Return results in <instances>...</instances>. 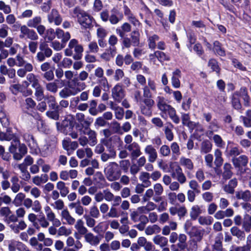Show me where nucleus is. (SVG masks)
<instances>
[{"mask_svg": "<svg viewBox=\"0 0 251 251\" xmlns=\"http://www.w3.org/2000/svg\"><path fill=\"white\" fill-rule=\"evenodd\" d=\"M242 227L247 232H249L251 230V219L250 216H248L244 219Z\"/></svg>", "mask_w": 251, "mask_h": 251, "instance_id": "57", "label": "nucleus"}, {"mask_svg": "<svg viewBox=\"0 0 251 251\" xmlns=\"http://www.w3.org/2000/svg\"><path fill=\"white\" fill-rule=\"evenodd\" d=\"M10 183L11 191L14 193L18 192L20 190L21 185L18 176L16 175L12 176L10 178Z\"/></svg>", "mask_w": 251, "mask_h": 251, "instance_id": "23", "label": "nucleus"}, {"mask_svg": "<svg viewBox=\"0 0 251 251\" xmlns=\"http://www.w3.org/2000/svg\"><path fill=\"white\" fill-rule=\"evenodd\" d=\"M214 50L218 55L224 56L226 53L225 50L221 47V45L219 42L216 41L214 42Z\"/></svg>", "mask_w": 251, "mask_h": 251, "instance_id": "56", "label": "nucleus"}, {"mask_svg": "<svg viewBox=\"0 0 251 251\" xmlns=\"http://www.w3.org/2000/svg\"><path fill=\"white\" fill-rule=\"evenodd\" d=\"M231 234L236 237L240 240H243L245 238V233L237 226H233L230 228Z\"/></svg>", "mask_w": 251, "mask_h": 251, "instance_id": "36", "label": "nucleus"}, {"mask_svg": "<svg viewBox=\"0 0 251 251\" xmlns=\"http://www.w3.org/2000/svg\"><path fill=\"white\" fill-rule=\"evenodd\" d=\"M201 213V210L200 207L198 205H196L192 207L190 214L191 218L195 220Z\"/></svg>", "mask_w": 251, "mask_h": 251, "instance_id": "60", "label": "nucleus"}, {"mask_svg": "<svg viewBox=\"0 0 251 251\" xmlns=\"http://www.w3.org/2000/svg\"><path fill=\"white\" fill-rule=\"evenodd\" d=\"M48 20L50 23H54L56 25H59L62 22V19L58 11L52 9L48 16Z\"/></svg>", "mask_w": 251, "mask_h": 251, "instance_id": "12", "label": "nucleus"}, {"mask_svg": "<svg viewBox=\"0 0 251 251\" xmlns=\"http://www.w3.org/2000/svg\"><path fill=\"white\" fill-rule=\"evenodd\" d=\"M160 227L157 225H153L148 226L145 229V233L148 235L157 234L161 231Z\"/></svg>", "mask_w": 251, "mask_h": 251, "instance_id": "40", "label": "nucleus"}, {"mask_svg": "<svg viewBox=\"0 0 251 251\" xmlns=\"http://www.w3.org/2000/svg\"><path fill=\"white\" fill-rule=\"evenodd\" d=\"M125 148L130 152L132 160L136 159L142 154L140 146L135 142H133L129 145H126Z\"/></svg>", "mask_w": 251, "mask_h": 251, "instance_id": "9", "label": "nucleus"}, {"mask_svg": "<svg viewBox=\"0 0 251 251\" xmlns=\"http://www.w3.org/2000/svg\"><path fill=\"white\" fill-rule=\"evenodd\" d=\"M153 243L159 246L161 248L167 246L168 244V239L161 235H156L152 239Z\"/></svg>", "mask_w": 251, "mask_h": 251, "instance_id": "24", "label": "nucleus"}, {"mask_svg": "<svg viewBox=\"0 0 251 251\" xmlns=\"http://www.w3.org/2000/svg\"><path fill=\"white\" fill-rule=\"evenodd\" d=\"M66 243L69 247H72L74 246L76 250H79L82 247V243L79 241H75L74 238L72 236H69L67 238Z\"/></svg>", "mask_w": 251, "mask_h": 251, "instance_id": "41", "label": "nucleus"}, {"mask_svg": "<svg viewBox=\"0 0 251 251\" xmlns=\"http://www.w3.org/2000/svg\"><path fill=\"white\" fill-rule=\"evenodd\" d=\"M235 196L237 199L243 200L245 201H248L251 199V193L249 190L237 191Z\"/></svg>", "mask_w": 251, "mask_h": 251, "instance_id": "32", "label": "nucleus"}, {"mask_svg": "<svg viewBox=\"0 0 251 251\" xmlns=\"http://www.w3.org/2000/svg\"><path fill=\"white\" fill-rule=\"evenodd\" d=\"M74 48L75 54L73 56L74 59L79 60L82 57V52L83 49L81 45L78 44V41L75 39L70 40L68 48L65 50V55L67 56H71L73 54L72 49Z\"/></svg>", "mask_w": 251, "mask_h": 251, "instance_id": "4", "label": "nucleus"}, {"mask_svg": "<svg viewBox=\"0 0 251 251\" xmlns=\"http://www.w3.org/2000/svg\"><path fill=\"white\" fill-rule=\"evenodd\" d=\"M60 217L63 224L72 226L75 223V219L71 215L67 209L62 210Z\"/></svg>", "mask_w": 251, "mask_h": 251, "instance_id": "11", "label": "nucleus"}, {"mask_svg": "<svg viewBox=\"0 0 251 251\" xmlns=\"http://www.w3.org/2000/svg\"><path fill=\"white\" fill-rule=\"evenodd\" d=\"M49 107L53 110H59V106L57 105L55 98L52 95H47L45 97Z\"/></svg>", "mask_w": 251, "mask_h": 251, "instance_id": "31", "label": "nucleus"}, {"mask_svg": "<svg viewBox=\"0 0 251 251\" xmlns=\"http://www.w3.org/2000/svg\"><path fill=\"white\" fill-rule=\"evenodd\" d=\"M23 137L25 142L30 149V152L32 153H36L38 151V147L33 136L28 133H25L24 134Z\"/></svg>", "mask_w": 251, "mask_h": 251, "instance_id": "10", "label": "nucleus"}, {"mask_svg": "<svg viewBox=\"0 0 251 251\" xmlns=\"http://www.w3.org/2000/svg\"><path fill=\"white\" fill-rule=\"evenodd\" d=\"M145 153L148 156V161L151 163L155 161L157 158V153L152 145H147L144 149Z\"/></svg>", "mask_w": 251, "mask_h": 251, "instance_id": "16", "label": "nucleus"}, {"mask_svg": "<svg viewBox=\"0 0 251 251\" xmlns=\"http://www.w3.org/2000/svg\"><path fill=\"white\" fill-rule=\"evenodd\" d=\"M20 39H29L31 40H37L38 36L36 32L32 29H30L27 25H22L19 35Z\"/></svg>", "mask_w": 251, "mask_h": 251, "instance_id": "5", "label": "nucleus"}, {"mask_svg": "<svg viewBox=\"0 0 251 251\" xmlns=\"http://www.w3.org/2000/svg\"><path fill=\"white\" fill-rule=\"evenodd\" d=\"M231 166L229 163H225L224 166V172L223 174V176L225 179H229L230 178L232 175V173L231 171Z\"/></svg>", "mask_w": 251, "mask_h": 251, "instance_id": "53", "label": "nucleus"}, {"mask_svg": "<svg viewBox=\"0 0 251 251\" xmlns=\"http://www.w3.org/2000/svg\"><path fill=\"white\" fill-rule=\"evenodd\" d=\"M56 30L53 28H50L46 30L44 35L43 36L47 42H51L55 38Z\"/></svg>", "mask_w": 251, "mask_h": 251, "instance_id": "44", "label": "nucleus"}, {"mask_svg": "<svg viewBox=\"0 0 251 251\" xmlns=\"http://www.w3.org/2000/svg\"><path fill=\"white\" fill-rule=\"evenodd\" d=\"M25 197V196L24 193H19L16 195L13 201V204L17 207L22 205Z\"/></svg>", "mask_w": 251, "mask_h": 251, "instance_id": "50", "label": "nucleus"}, {"mask_svg": "<svg viewBox=\"0 0 251 251\" xmlns=\"http://www.w3.org/2000/svg\"><path fill=\"white\" fill-rule=\"evenodd\" d=\"M8 150L10 153L13 154V157L15 160H20L24 157V155L22 154L20 152H17L16 146H10L8 148Z\"/></svg>", "mask_w": 251, "mask_h": 251, "instance_id": "47", "label": "nucleus"}, {"mask_svg": "<svg viewBox=\"0 0 251 251\" xmlns=\"http://www.w3.org/2000/svg\"><path fill=\"white\" fill-rule=\"evenodd\" d=\"M84 237L85 242L93 246H98L101 240V238L100 236L94 235L91 232H87Z\"/></svg>", "mask_w": 251, "mask_h": 251, "instance_id": "15", "label": "nucleus"}, {"mask_svg": "<svg viewBox=\"0 0 251 251\" xmlns=\"http://www.w3.org/2000/svg\"><path fill=\"white\" fill-rule=\"evenodd\" d=\"M9 227L14 233H18L20 230H24L26 227V225L23 221H20L18 224L12 223L9 225Z\"/></svg>", "mask_w": 251, "mask_h": 251, "instance_id": "37", "label": "nucleus"}, {"mask_svg": "<svg viewBox=\"0 0 251 251\" xmlns=\"http://www.w3.org/2000/svg\"><path fill=\"white\" fill-rule=\"evenodd\" d=\"M208 66L211 68L213 71H215L217 74H219L220 69L217 61L215 59H210L208 62Z\"/></svg>", "mask_w": 251, "mask_h": 251, "instance_id": "62", "label": "nucleus"}, {"mask_svg": "<svg viewBox=\"0 0 251 251\" xmlns=\"http://www.w3.org/2000/svg\"><path fill=\"white\" fill-rule=\"evenodd\" d=\"M181 77V72L179 69H176L172 72L171 80L172 85L174 88L177 89L180 87V78Z\"/></svg>", "mask_w": 251, "mask_h": 251, "instance_id": "13", "label": "nucleus"}, {"mask_svg": "<svg viewBox=\"0 0 251 251\" xmlns=\"http://www.w3.org/2000/svg\"><path fill=\"white\" fill-rule=\"evenodd\" d=\"M212 139L215 144V145L218 147L221 148H224L225 145V142L223 140L222 137L218 135L215 134L213 135L212 137Z\"/></svg>", "mask_w": 251, "mask_h": 251, "instance_id": "55", "label": "nucleus"}, {"mask_svg": "<svg viewBox=\"0 0 251 251\" xmlns=\"http://www.w3.org/2000/svg\"><path fill=\"white\" fill-rule=\"evenodd\" d=\"M107 179L110 181L118 180L121 175V170L118 164L114 162L108 163L104 169Z\"/></svg>", "mask_w": 251, "mask_h": 251, "instance_id": "3", "label": "nucleus"}, {"mask_svg": "<svg viewBox=\"0 0 251 251\" xmlns=\"http://www.w3.org/2000/svg\"><path fill=\"white\" fill-rule=\"evenodd\" d=\"M39 49L41 51L45 52L47 57H50L52 54V50L49 47L48 45L45 42L40 44Z\"/></svg>", "mask_w": 251, "mask_h": 251, "instance_id": "51", "label": "nucleus"}, {"mask_svg": "<svg viewBox=\"0 0 251 251\" xmlns=\"http://www.w3.org/2000/svg\"><path fill=\"white\" fill-rule=\"evenodd\" d=\"M220 128V126L217 121L214 119L209 123L207 126V131L206 132V135L210 138L213 135L214 132H217Z\"/></svg>", "mask_w": 251, "mask_h": 251, "instance_id": "18", "label": "nucleus"}, {"mask_svg": "<svg viewBox=\"0 0 251 251\" xmlns=\"http://www.w3.org/2000/svg\"><path fill=\"white\" fill-rule=\"evenodd\" d=\"M75 118L80 124V125L79 124L76 125V129L80 131L82 130L83 127H84L85 129H87L93 122L92 118H85L84 115L81 113H77L75 116Z\"/></svg>", "mask_w": 251, "mask_h": 251, "instance_id": "7", "label": "nucleus"}, {"mask_svg": "<svg viewBox=\"0 0 251 251\" xmlns=\"http://www.w3.org/2000/svg\"><path fill=\"white\" fill-rule=\"evenodd\" d=\"M173 128L174 126L170 122L167 123L164 127V131L166 137L167 139L169 141H172L174 138V134L172 132V129Z\"/></svg>", "mask_w": 251, "mask_h": 251, "instance_id": "30", "label": "nucleus"}, {"mask_svg": "<svg viewBox=\"0 0 251 251\" xmlns=\"http://www.w3.org/2000/svg\"><path fill=\"white\" fill-rule=\"evenodd\" d=\"M56 188L59 191L62 197H66L69 193V188L66 186L64 182L60 181L56 184Z\"/></svg>", "mask_w": 251, "mask_h": 251, "instance_id": "35", "label": "nucleus"}, {"mask_svg": "<svg viewBox=\"0 0 251 251\" xmlns=\"http://www.w3.org/2000/svg\"><path fill=\"white\" fill-rule=\"evenodd\" d=\"M36 106V102L31 98H27L21 104L23 110L25 113H28L32 111Z\"/></svg>", "mask_w": 251, "mask_h": 251, "instance_id": "14", "label": "nucleus"}, {"mask_svg": "<svg viewBox=\"0 0 251 251\" xmlns=\"http://www.w3.org/2000/svg\"><path fill=\"white\" fill-rule=\"evenodd\" d=\"M179 164L183 166L185 169L191 171L194 168V164L192 161L185 157H181L179 159Z\"/></svg>", "mask_w": 251, "mask_h": 251, "instance_id": "33", "label": "nucleus"}, {"mask_svg": "<svg viewBox=\"0 0 251 251\" xmlns=\"http://www.w3.org/2000/svg\"><path fill=\"white\" fill-rule=\"evenodd\" d=\"M123 18V14L116 10H113L111 11V14L109 16V21L111 24L115 25L122 20Z\"/></svg>", "mask_w": 251, "mask_h": 251, "instance_id": "22", "label": "nucleus"}, {"mask_svg": "<svg viewBox=\"0 0 251 251\" xmlns=\"http://www.w3.org/2000/svg\"><path fill=\"white\" fill-rule=\"evenodd\" d=\"M157 208L156 204L152 201H148L145 206H142L138 208V210L142 213H147L151 211H152Z\"/></svg>", "mask_w": 251, "mask_h": 251, "instance_id": "29", "label": "nucleus"}, {"mask_svg": "<svg viewBox=\"0 0 251 251\" xmlns=\"http://www.w3.org/2000/svg\"><path fill=\"white\" fill-rule=\"evenodd\" d=\"M248 157L245 155H242L238 157H233L232 162L235 168L246 166L248 163Z\"/></svg>", "mask_w": 251, "mask_h": 251, "instance_id": "17", "label": "nucleus"}, {"mask_svg": "<svg viewBox=\"0 0 251 251\" xmlns=\"http://www.w3.org/2000/svg\"><path fill=\"white\" fill-rule=\"evenodd\" d=\"M231 101L232 105L235 109H241V104L239 100V93L238 91L234 92L232 94Z\"/></svg>", "mask_w": 251, "mask_h": 251, "instance_id": "45", "label": "nucleus"}, {"mask_svg": "<svg viewBox=\"0 0 251 251\" xmlns=\"http://www.w3.org/2000/svg\"><path fill=\"white\" fill-rule=\"evenodd\" d=\"M212 148V143L209 140H206L201 143V153H207L211 151Z\"/></svg>", "mask_w": 251, "mask_h": 251, "instance_id": "46", "label": "nucleus"}, {"mask_svg": "<svg viewBox=\"0 0 251 251\" xmlns=\"http://www.w3.org/2000/svg\"><path fill=\"white\" fill-rule=\"evenodd\" d=\"M154 54L156 55V58L160 62L170 60V57L164 52L158 50L155 51H154Z\"/></svg>", "mask_w": 251, "mask_h": 251, "instance_id": "54", "label": "nucleus"}, {"mask_svg": "<svg viewBox=\"0 0 251 251\" xmlns=\"http://www.w3.org/2000/svg\"><path fill=\"white\" fill-rule=\"evenodd\" d=\"M147 85L143 88V96L144 97H152V92L156 93L157 84L154 80L151 77L147 79Z\"/></svg>", "mask_w": 251, "mask_h": 251, "instance_id": "8", "label": "nucleus"}, {"mask_svg": "<svg viewBox=\"0 0 251 251\" xmlns=\"http://www.w3.org/2000/svg\"><path fill=\"white\" fill-rule=\"evenodd\" d=\"M75 228L77 232L84 236L88 232V229L84 226V222L81 219H78L76 221L75 223Z\"/></svg>", "mask_w": 251, "mask_h": 251, "instance_id": "34", "label": "nucleus"}, {"mask_svg": "<svg viewBox=\"0 0 251 251\" xmlns=\"http://www.w3.org/2000/svg\"><path fill=\"white\" fill-rule=\"evenodd\" d=\"M222 152L219 149H216L215 151L214 155L215 159L214 163L217 167H220L223 164V159L222 157Z\"/></svg>", "mask_w": 251, "mask_h": 251, "instance_id": "52", "label": "nucleus"}, {"mask_svg": "<svg viewBox=\"0 0 251 251\" xmlns=\"http://www.w3.org/2000/svg\"><path fill=\"white\" fill-rule=\"evenodd\" d=\"M0 157L6 161H9L11 158L10 153L6 152L4 147L2 145H0Z\"/></svg>", "mask_w": 251, "mask_h": 251, "instance_id": "58", "label": "nucleus"}, {"mask_svg": "<svg viewBox=\"0 0 251 251\" xmlns=\"http://www.w3.org/2000/svg\"><path fill=\"white\" fill-rule=\"evenodd\" d=\"M73 16L76 18L79 24L84 28H90L92 26L93 17L79 7L74 9Z\"/></svg>", "mask_w": 251, "mask_h": 251, "instance_id": "2", "label": "nucleus"}, {"mask_svg": "<svg viewBox=\"0 0 251 251\" xmlns=\"http://www.w3.org/2000/svg\"><path fill=\"white\" fill-rule=\"evenodd\" d=\"M170 169L168 171L173 178H175L182 173V169L176 163L171 162L169 164Z\"/></svg>", "mask_w": 251, "mask_h": 251, "instance_id": "20", "label": "nucleus"}, {"mask_svg": "<svg viewBox=\"0 0 251 251\" xmlns=\"http://www.w3.org/2000/svg\"><path fill=\"white\" fill-rule=\"evenodd\" d=\"M112 97L115 101L121 102L126 96V91L121 83L116 84L111 90Z\"/></svg>", "mask_w": 251, "mask_h": 251, "instance_id": "6", "label": "nucleus"}, {"mask_svg": "<svg viewBox=\"0 0 251 251\" xmlns=\"http://www.w3.org/2000/svg\"><path fill=\"white\" fill-rule=\"evenodd\" d=\"M42 22V19L40 16H37L32 19L28 20L26 23V25L30 28H35Z\"/></svg>", "mask_w": 251, "mask_h": 251, "instance_id": "43", "label": "nucleus"}, {"mask_svg": "<svg viewBox=\"0 0 251 251\" xmlns=\"http://www.w3.org/2000/svg\"><path fill=\"white\" fill-rule=\"evenodd\" d=\"M58 39H61V42L66 44V43L71 38L69 32H64L62 29L57 28L56 29V35Z\"/></svg>", "mask_w": 251, "mask_h": 251, "instance_id": "21", "label": "nucleus"}, {"mask_svg": "<svg viewBox=\"0 0 251 251\" xmlns=\"http://www.w3.org/2000/svg\"><path fill=\"white\" fill-rule=\"evenodd\" d=\"M228 148L229 149L228 154L231 156L235 157V156L238 155L241 153L239 147L235 145L232 142L229 141L228 142L227 148Z\"/></svg>", "mask_w": 251, "mask_h": 251, "instance_id": "39", "label": "nucleus"}, {"mask_svg": "<svg viewBox=\"0 0 251 251\" xmlns=\"http://www.w3.org/2000/svg\"><path fill=\"white\" fill-rule=\"evenodd\" d=\"M239 97H241L244 100V105L249 106L250 105V98L248 94L247 89L245 87H242L239 91Z\"/></svg>", "mask_w": 251, "mask_h": 251, "instance_id": "38", "label": "nucleus"}, {"mask_svg": "<svg viewBox=\"0 0 251 251\" xmlns=\"http://www.w3.org/2000/svg\"><path fill=\"white\" fill-rule=\"evenodd\" d=\"M97 83L104 90H108L109 89L108 80L105 76L98 79Z\"/></svg>", "mask_w": 251, "mask_h": 251, "instance_id": "61", "label": "nucleus"}, {"mask_svg": "<svg viewBox=\"0 0 251 251\" xmlns=\"http://www.w3.org/2000/svg\"><path fill=\"white\" fill-rule=\"evenodd\" d=\"M204 231L202 229H198L196 227L192 228L190 233L192 236L194 237L192 239H195L197 242H200L203 236Z\"/></svg>", "mask_w": 251, "mask_h": 251, "instance_id": "28", "label": "nucleus"}, {"mask_svg": "<svg viewBox=\"0 0 251 251\" xmlns=\"http://www.w3.org/2000/svg\"><path fill=\"white\" fill-rule=\"evenodd\" d=\"M49 179L48 176L47 174H42L40 176H36L33 177L32 181L33 183L37 186L40 185L42 183H46Z\"/></svg>", "mask_w": 251, "mask_h": 251, "instance_id": "42", "label": "nucleus"}, {"mask_svg": "<svg viewBox=\"0 0 251 251\" xmlns=\"http://www.w3.org/2000/svg\"><path fill=\"white\" fill-rule=\"evenodd\" d=\"M47 90L52 93H56L58 90V86L55 82H49L46 84Z\"/></svg>", "mask_w": 251, "mask_h": 251, "instance_id": "63", "label": "nucleus"}, {"mask_svg": "<svg viewBox=\"0 0 251 251\" xmlns=\"http://www.w3.org/2000/svg\"><path fill=\"white\" fill-rule=\"evenodd\" d=\"M198 220L201 225H210L212 223L213 219L211 216H201Z\"/></svg>", "mask_w": 251, "mask_h": 251, "instance_id": "59", "label": "nucleus"}, {"mask_svg": "<svg viewBox=\"0 0 251 251\" xmlns=\"http://www.w3.org/2000/svg\"><path fill=\"white\" fill-rule=\"evenodd\" d=\"M85 130L86 131H83V133L88 136V139L89 141V144L91 146H94L96 145L97 143V134L96 131L91 129L89 127L87 129Z\"/></svg>", "mask_w": 251, "mask_h": 251, "instance_id": "19", "label": "nucleus"}, {"mask_svg": "<svg viewBox=\"0 0 251 251\" xmlns=\"http://www.w3.org/2000/svg\"><path fill=\"white\" fill-rule=\"evenodd\" d=\"M130 39L133 46H138L140 44V33L137 31H134L130 34Z\"/></svg>", "mask_w": 251, "mask_h": 251, "instance_id": "49", "label": "nucleus"}, {"mask_svg": "<svg viewBox=\"0 0 251 251\" xmlns=\"http://www.w3.org/2000/svg\"><path fill=\"white\" fill-rule=\"evenodd\" d=\"M5 141H11L10 146L13 145L16 146V144L19 143V136L16 133H13L9 130H7L5 132Z\"/></svg>", "mask_w": 251, "mask_h": 251, "instance_id": "26", "label": "nucleus"}, {"mask_svg": "<svg viewBox=\"0 0 251 251\" xmlns=\"http://www.w3.org/2000/svg\"><path fill=\"white\" fill-rule=\"evenodd\" d=\"M75 95L76 92H75L74 87H64L59 93V96L63 99H66L71 96H75Z\"/></svg>", "mask_w": 251, "mask_h": 251, "instance_id": "27", "label": "nucleus"}, {"mask_svg": "<svg viewBox=\"0 0 251 251\" xmlns=\"http://www.w3.org/2000/svg\"><path fill=\"white\" fill-rule=\"evenodd\" d=\"M35 96L36 100L38 101L41 100L44 98V90L41 86L35 88Z\"/></svg>", "mask_w": 251, "mask_h": 251, "instance_id": "64", "label": "nucleus"}, {"mask_svg": "<svg viewBox=\"0 0 251 251\" xmlns=\"http://www.w3.org/2000/svg\"><path fill=\"white\" fill-rule=\"evenodd\" d=\"M156 101L157 107L160 111V115L163 119L167 120L169 117L175 124H178L180 123V118L175 108L167 103L164 97H157Z\"/></svg>", "mask_w": 251, "mask_h": 251, "instance_id": "1", "label": "nucleus"}, {"mask_svg": "<svg viewBox=\"0 0 251 251\" xmlns=\"http://www.w3.org/2000/svg\"><path fill=\"white\" fill-rule=\"evenodd\" d=\"M150 174L147 172H141L140 173L139 179L142 184L145 185V187H149L151 186V182L150 180Z\"/></svg>", "mask_w": 251, "mask_h": 251, "instance_id": "25", "label": "nucleus"}, {"mask_svg": "<svg viewBox=\"0 0 251 251\" xmlns=\"http://www.w3.org/2000/svg\"><path fill=\"white\" fill-rule=\"evenodd\" d=\"M159 40V37L156 34L149 36L148 38V46L150 49L154 50L156 47V42Z\"/></svg>", "mask_w": 251, "mask_h": 251, "instance_id": "48", "label": "nucleus"}]
</instances>
